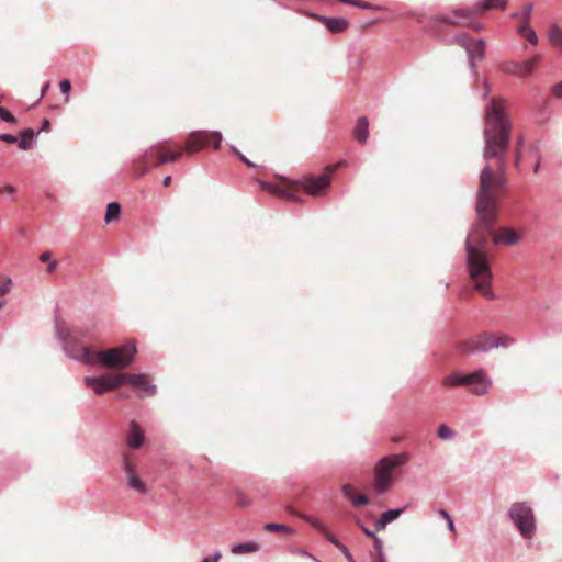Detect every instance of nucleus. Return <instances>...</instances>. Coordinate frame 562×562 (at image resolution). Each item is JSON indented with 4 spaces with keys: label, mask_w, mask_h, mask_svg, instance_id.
<instances>
[{
    "label": "nucleus",
    "mask_w": 562,
    "mask_h": 562,
    "mask_svg": "<svg viewBox=\"0 0 562 562\" xmlns=\"http://www.w3.org/2000/svg\"><path fill=\"white\" fill-rule=\"evenodd\" d=\"M508 143H486L484 156L487 165L480 176L476 212L479 222L473 225L467 238V268L473 288L484 297H494L493 273L490 266L486 243L491 227L498 212V199L504 187L502 175Z\"/></svg>",
    "instance_id": "nucleus-1"
},
{
    "label": "nucleus",
    "mask_w": 562,
    "mask_h": 562,
    "mask_svg": "<svg viewBox=\"0 0 562 562\" xmlns=\"http://www.w3.org/2000/svg\"><path fill=\"white\" fill-rule=\"evenodd\" d=\"M205 143H159L134 161L133 173L143 177L151 168L177 160L182 155L192 156L204 148Z\"/></svg>",
    "instance_id": "nucleus-2"
},
{
    "label": "nucleus",
    "mask_w": 562,
    "mask_h": 562,
    "mask_svg": "<svg viewBox=\"0 0 562 562\" xmlns=\"http://www.w3.org/2000/svg\"><path fill=\"white\" fill-rule=\"evenodd\" d=\"M136 351V346L133 342L101 351H92L88 347H82L80 359L85 363H100L106 368L122 370L133 362Z\"/></svg>",
    "instance_id": "nucleus-3"
},
{
    "label": "nucleus",
    "mask_w": 562,
    "mask_h": 562,
    "mask_svg": "<svg viewBox=\"0 0 562 562\" xmlns=\"http://www.w3.org/2000/svg\"><path fill=\"white\" fill-rule=\"evenodd\" d=\"M486 125L484 140H509L510 123L505 112V101L498 98L491 99L486 106Z\"/></svg>",
    "instance_id": "nucleus-4"
},
{
    "label": "nucleus",
    "mask_w": 562,
    "mask_h": 562,
    "mask_svg": "<svg viewBox=\"0 0 562 562\" xmlns=\"http://www.w3.org/2000/svg\"><path fill=\"white\" fill-rule=\"evenodd\" d=\"M408 461L406 453L391 454L382 458L374 467L373 488L378 494H384L394 484L393 472Z\"/></svg>",
    "instance_id": "nucleus-5"
},
{
    "label": "nucleus",
    "mask_w": 562,
    "mask_h": 562,
    "mask_svg": "<svg viewBox=\"0 0 562 562\" xmlns=\"http://www.w3.org/2000/svg\"><path fill=\"white\" fill-rule=\"evenodd\" d=\"M340 165L341 162L329 165L318 176L305 175L301 180L296 181L299 183V190L303 189L305 193L311 196L326 195L330 188L331 176Z\"/></svg>",
    "instance_id": "nucleus-6"
},
{
    "label": "nucleus",
    "mask_w": 562,
    "mask_h": 562,
    "mask_svg": "<svg viewBox=\"0 0 562 562\" xmlns=\"http://www.w3.org/2000/svg\"><path fill=\"white\" fill-rule=\"evenodd\" d=\"M509 516L524 538H532L536 531V519L528 504L514 503L509 509Z\"/></svg>",
    "instance_id": "nucleus-7"
},
{
    "label": "nucleus",
    "mask_w": 562,
    "mask_h": 562,
    "mask_svg": "<svg viewBox=\"0 0 562 562\" xmlns=\"http://www.w3.org/2000/svg\"><path fill=\"white\" fill-rule=\"evenodd\" d=\"M452 43L460 45L467 52L469 66L473 71L474 77H477V71L475 70V60H481L485 55V42L483 40L474 41L468 34H460L454 36Z\"/></svg>",
    "instance_id": "nucleus-8"
},
{
    "label": "nucleus",
    "mask_w": 562,
    "mask_h": 562,
    "mask_svg": "<svg viewBox=\"0 0 562 562\" xmlns=\"http://www.w3.org/2000/svg\"><path fill=\"white\" fill-rule=\"evenodd\" d=\"M280 181L281 183H273L259 180L258 183L262 190L273 195L280 196L289 201H299V183L284 177H280Z\"/></svg>",
    "instance_id": "nucleus-9"
},
{
    "label": "nucleus",
    "mask_w": 562,
    "mask_h": 562,
    "mask_svg": "<svg viewBox=\"0 0 562 562\" xmlns=\"http://www.w3.org/2000/svg\"><path fill=\"white\" fill-rule=\"evenodd\" d=\"M462 352H486L495 348L493 333H482L473 336L458 345Z\"/></svg>",
    "instance_id": "nucleus-10"
},
{
    "label": "nucleus",
    "mask_w": 562,
    "mask_h": 562,
    "mask_svg": "<svg viewBox=\"0 0 562 562\" xmlns=\"http://www.w3.org/2000/svg\"><path fill=\"white\" fill-rule=\"evenodd\" d=\"M130 384L134 389L138 390V396H151L155 394V385L151 383L150 378L147 374H132L121 373V385Z\"/></svg>",
    "instance_id": "nucleus-11"
},
{
    "label": "nucleus",
    "mask_w": 562,
    "mask_h": 562,
    "mask_svg": "<svg viewBox=\"0 0 562 562\" xmlns=\"http://www.w3.org/2000/svg\"><path fill=\"white\" fill-rule=\"evenodd\" d=\"M464 386H467L473 395H485L492 387V380L485 370L479 369L468 374Z\"/></svg>",
    "instance_id": "nucleus-12"
},
{
    "label": "nucleus",
    "mask_w": 562,
    "mask_h": 562,
    "mask_svg": "<svg viewBox=\"0 0 562 562\" xmlns=\"http://www.w3.org/2000/svg\"><path fill=\"white\" fill-rule=\"evenodd\" d=\"M85 383L91 387L95 394H103L109 391L116 390L121 385V373L113 375H102L97 378L87 376Z\"/></svg>",
    "instance_id": "nucleus-13"
},
{
    "label": "nucleus",
    "mask_w": 562,
    "mask_h": 562,
    "mask_svg": "<svg viewBox=\"0 0 562 562\" xmlns=\"http://www.w3.org/2000/svg\"><path fill=\"white\" fill-rule=\"evenodd\" d=\"M123 469L126 475L127 485L131 488L145 494L147 492L146 484L137 475L134 456L131 452H125L123 454Z\"/></svg>",
    "instance_id": "nucleus-14"
},
{
    "label": "nucleus",
    "mask_w": 562,
    "mask_h": 562,
    "mask_svg": "<svg viewBox=\"0 0 562 562\" xmlns=\"http://www.w3.org/2000/svg\"><path fill=\"white\" fill-rule=\"evenodd\" d=\"M471 20V11L465 9H457L450 15H440L434 19V27L441 31L445 26H467Z\"/></svg>",
    "instance_id": "nucleus-15"
},
{
    "label": "nucleus",
    "mask_w": 562,
    "mask_h": 562,
    "mask_svg": "<svg viewBox=\"0 0 562 562\" xmlns=\"http://www.w3.org/2000/svg\"><path fill=\"white\" fill-rule=\"evenodd\" d=\"M541 55L537 54L532 58L525 61H509L502 65L504 72L518 77H526L533 72L535 67L540 63Z\"/></svg>",
    "instance_id": "nucleus-16"
},
{
    "label": "nucleus",
    "mask_w": 562,
    "mask_h": 562,
    "mask_svg": "<svg viewBox=\"0 0 562 562\" xmlns=\"http://www.w3.org/2000/svg\"><path fill=\"white\" fill-rule=\"evenodd\" d=\"M229 150L237 154L246 165L252 167L259 166L258 162L262 160L266 154L265 149L257 143H248V146L245 148L246 154L249 155L251 159L248 158L246 155L239 153L234 146H229Z\"/></svg>",
    "instance_id": "nucleus-17"
},
{
    "label": "nucleus",
    "mask_w": 562,
    "mask_h": 562,
    "mask_svg": "<svg viewBox=\"0 0 562 562\" xmlns=\"http://www.w3.org/2000/svg\"><path fill=\"white\" fill-rule=\"evenodd\" d=\"M495 244L516 245L520 240L519 234L508 227H501L492 234Z\"/></svg>",
    "instance_id": "nucleus-18"
},
{
    "label": "nucleus",
    "mask_w": 562,
    "mask_h": 562,
    "mask_svg": "<svg viewBox=\"0 0 562 562\" xmlns=\"http://www.w3.org/2000/svg\"><path fill=\"white\" fill-rule=\"evenodd\" d=\"M144 440V431L142 430L140 426L136 422H132L126 435V445L130 448L138 449L142 447Z\"/></svg>",
    "instance_id": "nucleus-19"
},
{
    "label": "nucleus",
    "mask_w": 562,
    "mask_h": 562,
    "mask_svg": "<svg viewBox=\"0 0 562 562\" xmlns=\"http://www.w3.org/2000/svg\"><path fill=\"white\" fill-rule=\"evenodd\" d=\"M319 22H322L326 29L330 32L338 33L345 31L349 22L344 18H328L325 15H314Z\"/></svg>",
    "instance_id": "nucleus-20"
},
{
    "label": "nucleus",
    "mask_w": 562,
    "mask_h": 562,
    "mask_svg": "<svg viewBox=\"0 0 562 562\" xmlns=\"http://www.w3.org/2000/svg\"><path fill=\"white\" fill-rule=\"evenodd\" d=\"M341 491L344 496L348 498L355 507L368 505L370 502L366 495L356 494L351 484H344Z\"/></svg>",
    "instance_id": "nucleus-21"
},
{
    "label": "nucleus",
    "mask_w": 562,
    "mask_h": 562,
    "mask_svg": "<svg viewBox=\"0 0 562 562\" xmlns=\"http://www.w3.org/2000/svg\"><path fill=\"white\" fill-rule=\"evenodd\" d=\"M402 513H403V509H390V510L384 512L381 515L380 519H378L374 524L375 530L376 531L383 530L387 524L397 519Z\"/></svg>",
    "instance_id": "nucleus-22"
},
{
    "label": "nucleus",
    "mask_w": 562,
    "mask_h": 562,
    "mask_svg": "<svg viewBox=\"0 0 562 562\" xmlns=\"http://www.w3.org/2000/svg\"><path fill=\"white\" fill-rule=\"evenodd\" d=\"M187 140H223V136L218 131H193Z\"/></svg>",
    "instance_id": "nucleus-23"
},
{
    "label": "nucleus",
    "mask_w": 562,
    "mask_h": 562,
    "mask_svg": "<svg viewBox=\"0 0 562 562\" xmlns=\"http://www.w3.org/2000/svg\"><path fill=\"white\" fill-rule=\"evenodd\" d=\"M353 133L357 140H367L369 137V122L367 117L361 116L358 119Z\"/></svg>",
    "instance_id": "nucleus-24"
},
{
    "label": "nucleus",
    "mask_w": 562,
    "mask_h": 562,
    "mask_svg": "<svg viewBox=\"0 0 562 562\" xmlns=\"http://www.w3.org/2000/svg\"><path fill=\"white\" fill-rule=\"evenodd\" d=\"M260 546L255 541H249L245 543H239L236 546H233L231 549V552L233 554H248V553H255L259 551Z\"/></svg>",
    "instance_id": "nucleus-25"
},
{
    "label": "nucleus",
    "mask_w": 562,
    "mask_h": 562,
    "mask_svg": "<svg viewBox=\"0 0 562 562\" xmlns=\"http://www.w3.org/2000/svg\"><path fill=\"white\" fill-rule=\"evenodd\" d=\"M468 374L451 373L443 378L442 385L448 387L464 386L467 383Z\"/></svg>",
    "instance_id": "nucleus-26"
},
{
    "label": "nucleus",
    "mask_w": 562,
    "mask_h": 562,
    "mask_svg": "<svg viewBox=\"0 0 562 562\" xmlns=\"http://www.w3.org/2000/svg\"><path fill=\"white\" fill-rule=\"evenodd\" d=\"M507 0H482L476 5V12H482L492 8H501L504 9L506 7Z\"/></svg>",
    "instance_id": "nucleus-27"
},
{
    "label": "nucleus",
    "mask_w": 562,
    "mask_h": 562,
    "mask_svg": "<svg viewBox=\"0 0 562 562\" xmlns=\"http://www.w3.org/2000/svg\"><path fill=\"white\" fill-rule=\"evenodd\" d=\"M121 205L117 202H111L108 204L104 221L111 223L120 217Z\"/></svg>",
    "instance_id": "nucleus-28"
},
{
    "label": "nucleus",
    "mask_w": 562,
    "mask_h": 562,
    "mask_svg": "<svg viewBox=\"0 0 562 562\" xmlns=\"http://www.w3.org/2000/svg\"><path fill=\"white\" fill-rule=\"evenodd\" d=\"M263 529L269 532H284V533L293 532V530L290 527H288L285 525H281V524H276V522L266 524L263 526Z\"/></svg>",
    "instance_id": "nucleus-29"
},
{
    "label": "nucleus",
    "mask_w": 562,
    "mask_h": 562,
    "mask_svg": "<svg viewBox=\"0 0 562 562\" xmlns=\"http://www.w3.org/2000/svg\"><path fill=\"white\" fill-rule=\"evenodd\" d=\"M549 38L553 45L562 50V30L553 26L550 31Z\"/></svg>",
    "instance_id": "nucleus-30"
},
{
    "label": "nucleus",
    "mask_w": 562,
    "mask_h": 562,
    "mask_svg": "<svg viewBox=\"0 0 562 562\" xmlns=\"http://www.w3.org/2000/svg\"><path fill=\"white\" fill-rule=\"evenodd\" d=\"M495 348L507 347L513 342V339L505 334H493Z\"/></svg>",
    "instance_id": "nucleus-31"
},
{
    "label": "nucleus",
    "mask_w": 562,
    "mask_h": 562,
    "mask_svg": "<svg viewBox=\"0 0 562 562\" xmlns=\"http://www.w3.org/2000/svg\"><path fill=\"white\" fill-rule=\"evenodd\" d=\"M251 503H252L251 498L244 492L236 493V505L238 507L245 508V507L250 506Z\"/></svg>",
    "instance_id": "nucleus-32"
},
{
    "label": "nucleus",
    "mask_w": 562,
    "mask_h": 562,
    "mask_svg": "<svg viewBox=\"0 0 562 562\" xmlns=\"http://www.w3.org/2000/svg\"><path fill=\"white\" fill-rule=\"evenodd\" d=\"M38 136V132L32 127L24 128L18 140H34Z\"/></svg>",
    "instance_id": "nucleus-33"
},
{
    "label": "nucleus",
    "mask_w": 562,
    "mask_h": 562,
    "mask_svg": "<svg viewBox=\"0 0 562 562\" xmlns=\"http://www.w3.org/2000/svg\"><path fill=\"white\" fill-rule=\"evenodd\" d=\"M12 280L9 277L0 276V295H5L11 291Z\"/></svg>",
    "instance_id": "nucleus-34"
},
{
    "label": "nucleus",
    "mask_w": 562,
    "mask_h": 562,
    "mask_svg": "<svg viewBox=\"0 0 562 562\" xmlns=\"http://www.w3.org/2000/svg\"><path fill=\"white\" fill-rule=\"evenodd\" d=\"M302 518L304 520H306L307 522H310L314 528H316L319 532H322L323 535H327V528L324 526L323 522H321L319 520L317 519H313L311 517H307V516H302Z\"/></svg>",
    "instance_id": "nucleus-35"
},
{
    "label": "nucleus",
    "mask_w": 562,
    "mask_h": 562,
    "mask_svg": "<svg viewBox=\"0 0 562 562\" xmlns=\"http://www.w3.org/2000/svg\"><path fill=\"white\" fill-rule=\"evenodd\" d=\"M59 88H60L61 93L66 97V101H68L70 92H71V82H70V80L63 79L59 82Z\"/></svg>",
    "instance_id": "nucleus-36"
},
{
    "label": "nucleus",
    "mask_w": 562,
    "mask_h": 562,
    "mask_svg": "<svg viewBox=\"0 0 562 562\" xmlns=\"http://www.w3.org/2000/svg\"><path fill=\"white\" fill-rule=\"evenodd\" d=\"M453 432L447 425H440L438 428V437L448 440L452 437Z\"/></svg>",
    "instance_id": "nucleus-37"
},
{
    "label": "nucleus",
    "mask_w": 562,
    "mask_h": 562,
    "mask_svg": "<svg viewBox=\"0 0 562 562\" xmlns=\"http://www.w3.org/2000/svg\"><path fill=\"white\" fill-rule=\"evenodd\" d=\"M0 119L8 123H14L16 121L14 115L2 106H0Z\"/></svg>",
    "instance_id": "nucleus-38"
},
{
    "label": "nucleus",
    "mask_w": 562,
    "mask_h": 562,
    "mask_svg": "<svg viewBox=\"0 0 562 562\" xmlns=\"http://www.w3.org/2000/svg\"><path fill=\"white\" fill-rule=\"evenodd\" d=\"M532 10H533V5L531 3L524 5L522 11H521L524 21H529Z\"/></svg>",
    "instance_id": "nucleus-39"
},
{
    "label": "nucleus",
    "mask_w": 562,
    "mask_h": 562,
    "mask_svg": "<svg viewBox=\"0 0 562 562\" xmlns=\"http://www.w3.org/2000/svg\"><path fill=\"white\" fill-rule=\"evenodd\" d=\"M530 44L537 45L538 44V37L536 32L531 29L529 32L524 36Z\"/></svg>",
    "instance_id": "nucleus-40"
},
{
    "label": "nucleus",
    "mask_w": 562,
    "mask_h": 562,
    "mask_svg": "<svg viewBox=\"0 0 562 562\" xmlns=\"http://www.w3.org/2000/svg\"><path fill=\"white\" fill-rule=\"evenodd\" d=\"M529 30H531L529 21H524L518 27V33L521 36H525L529 32Z\"/></svg>",
    "instance_id": "nucleus-41"
},
{
    "label": "nucleus",
    "mask_w": 562,
    "mask_h": 562,
    "mask_svg": "<svg viewBox=\"0 0 562 562\" xmlns=\"http://www.w3.org/2000/svg\"><path fill=\"white\" fill-rule=\"evenodd\" d=\"M554 97L562 99V80L552 87Z\"/></svg>",
    "instance_id": "nucleus-42"
},
{
    "label": "nucleus",
    "mask_w": 562,
    "mask_h": 562,
    "mask_svg": "<svg viewBox=\"0 0 562 562\" xmlns=\"http://www.w3.org/2000/svg\"><path fill=\"white\" fill-rule=\"evenodd\" d=\"M357 525L361 528V530L363 531V533L369 537V538H374L375 537V533L371 530H369L368 528H366L360 520H357Z\"/></svg>",
    "instance_id": "nucleus-43"
},
{
    "label": "nucleus",
    "mask_w": 562,
    "mask_h": 562,
    "mask_svg": "<svg viewBox=\"0 0 562 562\" xmlns=\"http://www.w3.org/2000/svg\"><path fill=\"white\" fill-rule=\"evenodd\" d=\"M49 130H50V122H49V120L44 119L42 121V125H41L40 130H37V132L40 134L42 132H48Z\"/></svg>",
    "instance_id": "nucleus-44"
},
{
    "label": "nucleus",
    "mask_w": 562,
    "mask_h": 562,
    "mask_svg": "<svg viewBox=\"0 0 562 562\" xmlns=\"http://www.w3.org/2000/svg\"><path fill=\"white\" fill-rule=\"evenodd\" d=\"M467 26L473 29V30H481L483 25L481 23L473 21V12H471V20L468 22Z\"/></svg>",
    "instance_id": "nucleus-45"
},
{
    "label": "nucleus",
    "mask_w": 562,
    "mask_h": 562,
    "mask_svg": "<svg viewBox=\"0 0 562 562\" xmlns=\"http://www.w3.org/2000/svg\"><path fill=\"white\" fill-rule=\"evenodd\" d=\"M334 546H336L337 548H340V546L342 544L338 539H336L328 530H327V535H324Z\"/></svg>",
    "instance_id": "nucleus-46"
},
{
    "label": "nucleus",
    "mask_w": 562,
    "mask_h": 562,
    "mask_svg": "<svg viewBox=\"0 0 562 562\" xmlns=\"http://www.w3.org/2000/svg\"><path fill=\"white\" fill-rule=\"evenodd\" d=\"M222 558V554L221 552H216L214 555L212 557H206L203 559L202 562H218V560Z\"/></svg>",
    "instance_id": "nucleus-47"
},
{
    "label": "nucleus",
    "mask_w": 562,
    "mask_h": 562,
    "mask_svg": "<svg viewBox=\"0 0 562 562\" xmlns=\"http://www.w3.org/2000/svg\"><path fill=\"white\" fill-rule=\"evenodd\" d=\"M338 549L342 552V554H345V557L347 558L348 562H353L351 553L349 552V550L344 544H341L340 548H338Z\"/></svg>",
    "instance_id": "nucleus-48"
},
{
    "label": "nucleus",
    "mask_w": 562,
    "mask_h": 562,
    "mask_svg": "<svg viewBox=\"0 0 562 562\" xmlns=\"http://www.w3.org/2000/svg\"><path fill=\"white\" fill-rule=\"evenodd\" d=\"M0 140H18V138L9 133H2L0 134Z\"/></svg>",
    "instance_id": "nucleus-49"
},
{
    "label": "nucleus",
    "mask_w": 562,
    "mask_h": 562,
    "mask_svg": "<svg viewBox=\"0 0 562 562\" xmlns=\"http://www.w3.org/2000/svg\"><path fill=\"white\" fill-rule=\"evenodd\" d=\"M483 86H484V91L482 93V98L483 99H487L488 98V93L491 91V87H490V85L486 81L483 82Z\"/></svg>",
    "instance_id": "nucleus-50"
},
{
    "label": "nucleus",
    "mask_w": 562,
    "mask_h": 562,
    "mask_svg": "<svg viewBox=\"0 0 562 562\" xmlns=\"http://www.w3.org/2000/svg\"><path fill=\"white\" fill-rule=\"evenodd\" d=\"M2 193H7V194H13L15 193V188L12 187V186H4L2 187Z\"/></svg>",
    "instance_id": "nucleus-51"
},
{
    "label": "nucleus",
    "mask_w": 562,
    "mask_h": 562,
    "mask_svg": "<svg viewBox=\"0 0 562 562\" xmlns=\"http://www.w3.org/2000/svg\"><path fill=\"white\" fill-rule=\"evenodd\" d=\"M18 144H19V148L21 150L26 151V150H30L32 148V144L33 143H18Z\"/></svg>",
    "instance_id": "nucleus-52"
},
{
    "label": "nucleus",
    "mask_w": 562,
    "mask_h": 562,
    "mask_svg": "<svg viewBox=\"0 0 562 562\" xmlns=\"http://www.w3.org/2000/svg\"><path fill=\"white\" fill-rule=\"evenodd\" d=\"M40 260L42 262H49L50 261V254L49 252H43L41 256H40Z\"/></svg>",
    "instance_id": "nucleus-53"
},
{
    "label": "nucleus",
    "mask_w": 562,
    "mask_h": 562,
    "mask_svg": "<svg viewBox=\"0 0 562 562\" xmlns=\"http://www.w3.org/2000/svg\"><path fill=\"white\" fill-rule=\"evenodd\" d=\"M49 87H50L49 82H46V83L42 87V90H41V98H43V97L47 93V91L49 90Z\"/></svg>",
    "instance_id": "nucleus-54"
},
{
    "label": "nucleus",
    "mask_w": 562,
    "mask_h": 562,
    "mask_svg": "<svg viewBox=\"0 0 562 562\" xmlns=\"http://www.w3.org/2000/svg\"><path fill=\"white\" fill-rule=\"evenodd\" d=\"M373 541H374V547H375L378 550H380V549H381V547H382V541H381V539H380L379 537H376V536H375V537L373 538Z\"/></svg>",
    "instance_id": "nucleus-55"
},
{
    "label": "nucleus",
    "mask_w": 562,
    "mask_h": 562,
    "mask_svg": "<svg viewBox=\"0 0 562 562\" xmlns=\"http://www.w3.org/2000/svg\"><path fill=\"white\" fill-rule=\"evenodd\" d=\"M447 522H448L449 530L452 533H456V528H454V524H453L452 519L451 518L447 519Z\"/></svg>",
    "instance_id": "nucleus-56"
},
{
    "label": "nucleus",
    "mask_w": 562,
    "mask_h": 562,
    "mask_svg": "<svg viewBox=\"0 0 562 562\" xmlns=\"http://www.w3.org/2000/svg\"><path fill=\"white\" fill-rule=\"evenodd\" d=\"M438 513H439V515H440L442 518H445L446 520H447V519H449V518H451V517H450V515L448 514V512H447V510H445V509H440Z\"/></svg>",
    "instance_id": "nucleus-57"
},
{
    "label": "nucleus",
    "mask_w": 562,
    "mask_h": 562,
    "mask_svg": "<svg viewBox=\"0 0 562 562\" xmlns=\"http://www.w3.org/2000/svg\"><path fill=\"white\" fill-rule=\"evenodd\" d=\"M56 261H49V265H48V268H47V271L50 273L53 272L55 269H56Z\"/></svg>",
    "instance_id": "nucleus-58"
},
{
    "label": "nucleus",
    "mask_w": 562,
    "mask_h": 562,
    "mask_svg": "<svg viewBox=\"0 0 562 562\" xmlns=\"http://www.w3.org/2000/svg\"><path fill=\"white\" fill-rule=\"evenodd\" d=\"M170 183H171V177H170V176H168V177H166V178L164 179L162 184H164L165 187H169V186H170Z\"/></svg>",
    "instance_id": "nucleus-59"
},
{
    "label": "nucleus",
    "mask_w": 562,
    "mask_h": 562,
    "mask_svg": "<svg viewBox=\"0 0 562 562\" xmlns=\"http://www.w3.org/2000/svg\"><path fill=\"white\" fill-rule=\"evenodd\" d=\"M520 153H521V148H517L516 150V165L519 164V160H520Z\"/></svg>",
    "instance_id": "nucleus-60"
},
{
    "label": "nucleus",
    "mask_w": 562,
    "mask_h": 562,
    "mask_svg": "<svg viewBox=\"0 0 562 562\" xmlns=\"http://www.w3.org/2000/svg\"><path fill=\"white\" fill-rule=\"evenodd\" d=\"M220 145H221V143H220V142L213 143L212 150H213V151L218 150V149H220Z\"/></svg>",
    "instance_id": "nucleus-61"
},
{
    "label": "nucleus",
    "mask_w": 562,
    "mask_h": 562,
    "mask_svg": "<svg viewBox=\"0 0 562 562\" xmlns=\"http://www.w3.org/2000/svg\"><path fill=\"white\" fill-rule=\"evenodd\" d=\"M360 5H358L359 8H362V9H369L371 8V5L369 3H362V2H359Z\"/></svg>",
    "instance_id": "nucleus-62"
},
{
    "label": "nucleus",
    "mask_w": 562,
    "mask_h": 562,
    "mask_svg": "<svg viewBox=\"0 0 562 562\" xmlns=\"http://www.w3.org/2000/svg\"><path fill=\"white\" fill-rule=\"evenodd\" d=\"M539 167H540V161H538V162L536 164V166H535V168H533V171H535V172H538Z\"/></svg>",
    "instance_id": "nucleus-63"
},
{
    "label": "nucleus",
    "mask_w": 562,
    "mask_h": 562,
    "mask_svg": "<svg viewBox=\"0 0 562 562\" xmlns=\"http://www.w3.org/2000/svg\"><path fill=\"white\" fill-rule=\"evenodd\" d=\"M379 562H384V560H383V559H380V561H379Z\"/></svg>",
    "instance_id": "nucleus-64"
}]
</instances>
